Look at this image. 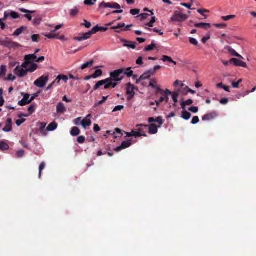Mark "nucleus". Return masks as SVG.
<instances>
[{"label":"nucleus","instance_id":"51","mask_svg":"<svg viewBox=\"0 0 256 256\" xmlns=\"http://www.w3.org/2000/svg\"><path fill=\"white\" fill-rule=\"evenodd\" d=\"M155 122L158 123V127H160L164 123V121L161 116H158L157 118H156Z\"/></svg>","mask_w":256,"mask_h":256},{"label":"nucleus","instance_id":"15","mask_svg":"<svg viewBox=\"0 0 256 256\" xmlns=\"http://www.w3.org/2000/svg\"><path fill=\"white\" fill-rule=\"evenodd\" d=\"M108 30V28L106 27H102V26H100L98 25L94 27L91 30H90V32L91 33V34H94L98 32L99 31H102V32H106Z\"/></svg>","mask_w":256,"mask_h":256},{"label":"nucleus","instance_id":"18","mask_svg":"<svg viewBox=\"0 0 256 256\" xmlns=\"http://www.w3.org/2000/svg\"><path fill=\"white\" fill-rule=\"evenodd\" d=\"M225 48L228 50V52L232 56H235L238 57L239 58L244 59L243 57L241 55H240L238 52H236V50H234L233 48H232L231 47L227 46Z\"/></svg>","mask_w":256,"mask_h":256},{"label":"nucleus","instance_id":"52","mask_svg":"<svg viewBox=\"0 0 256 256\" xmlns=\"http://www.w3.org/2000/svg\"><path fill=\"white\" fill-rule=\"evenodd\" d=\"M78 12V10L76 8L72 9L70 10V15L72 17H74L77 15Z\"/></svg>","mask_w":256,"mask_h":256},{"label":"nucleus","instance_id":"61","mask_svg":"<svg viewBox=\"0 0 256 256\" xmlns=\"http://www.w3.org/2000/svg\"><path fill=\"white\" fill-rule=\"evenodd\" d=\"M21 118L20 120H17L16 122V124L18 126H20L26 120L25 118Z\"/></svg>","mask_w":256,"mask_h":256},{"label":"nucleus","instance_id":"39","mask_svg":"<svg viewBox=\"0 0 256 256\" xmlns=\"http://www.w3.org/2000/svg\"><path fill=\"white\" fill-rule=\"evenodd\" d=\"M179 91L176 92H174L172 94V98L174 103H177L178 102V98L179 96Z\"/></svg>","mask_w":256,"mask_h":256},{"label":"nucleus","instance_id":"36","mask_svg":"<svg viewBox=\"0 0 256 256\" xmlns=\"http://www.w3.org/2000/svg\"><path fill=\"white\" fill-rule=\"evenodd\" d=\"M184 90L186 91L185 92H182L184 95H186L188 92H190L192 94H194L196 93V91L190 89L188 86H186L185 88H184Z\"/></svg>","mask_w":256,"mask_h":256},{"label":"nucleus","instance_id":"32","mask_svg":"<svg viewBox=\"0 0 256 256\" xmlns=\"http://www.w3.org/2000/svg\"><path fill=\"white\" fill-rule=\"evenodd\" d=\"M38 68V65L36 64H31V66H30V67L27 69H26V70H27V72H34Z\"/></svg>","mask_w":256,"mask_h":256},{"label":"nucleus","instance_id":"8","mask_svg":"<svg viewBox=\"0 0 256 256\" xmlns=\"http://www.w3.org/2000/svg\"><path fill=\"white\" fill-rule=\"evenodd\" d=\"M126 136L128 137L134 136L136 138L141 136H146V134H145L144 132H142L141 129H138V132H135L134 130H132L131 132H126Z\"/></svg>","mask_w":256,"mask_h":256},{"label":"nucleus","instance_id":"14","mask_svg":"<svg viewBox=\"0 0 256 256\" xmlns=\"http://www.w3.org/2000/svg\"><path fill=\"white\" fill-rule=\"evenodd\" d=\"M12 130V120L10 118L7 119L6 125L2 130L4 132H10Z\"/></svg>","mask_w":256,"mask_h":256},{"label":"nucleus","instance_id":"58","mask_svg":"<svg viewBox=\"0 0 256 256\" xmlns=\"http://www.w3.org/2000/svg\"><path fill=\"white\" fill-rule=\"evenodd\" d=\"M24 150H18L16 152V156L17 158H22L24 156Z\"/></svg>","mask_w":256,"mask_h":256},{"label":"nucleus","instance_id":"19","mask_svg":"<svg viewBox=\"0 0 256 256\" xmlns=\"http://www.w3.org/2000/svg\"><path fill=\"white\" fill-rule=\"evenodd\" d=\"M194 26L196 28H203L205 30H208L210 28V24L204 22L196 23Z\"/></svg>","mask_w":256,"mask_h":256},{"label":"nucleus","instance_id":"63","mask_svg":"<svg viewBox=\"0 0 256 256\" xmlns=\"http://www.w3.org/2000/svg\"><path fill=\"white\" fill-rule=\"evenodd\" d=\"M124 108V106H116L112 110V112H116L118 110H121Z\"/></svg>","mask_w":256,"mask_h":256},{"label":"nucleus","instance_id":"20","mask_svg":"<svg viewBox=\"0 0 256 256\" xmlns=\"http://www.w3.org/2000/svg\"><path fill=\"white\" fill-rule=\"evenodd\" d=\"M158 129L156 126L154 124H151L148 128V132L150 134H156L158 132Z\"/></svg>","mask_w":256,"mask_h":256},{"label":"nucleus","instance_id":"40","mask_svg":"<svg viewBox=\"0 0 256 256\" xmlns=\"http://www.w3.org/2000/svg\"><path fill=\"white\" fill-rule=\"evenodd\" d=\"M156 47V44L152 42L150 45H148V46L146 47L144 49V51L148 52L150 51L154 50V48Z\"/></svg>","mask_w":256,"mask_h":256},{"label":"nucleus","instance_id":"35","mask_svg":"<svg viewBox=\"0 0 256 256\" xmlns=\"http://www.w3.org/2000/svg\"><path fill=\"white\" fill-rule=\"evenodd\" d=\"M161 66H154V68L149 70V73L152 74V76L154 75L156 73V72L160 69Z\"/></svg>","mask_w":256,"mask_h":256},{"label":"nucleus","instance_id":"64","mask_svg":"<svg viewBox=\"0 0 256 256\" xmlns=\"http://www.w3.org/2000/svg\"><path fill=\"white\" fill-rule=\"evenodd\" d=\"M155 89H156V94H160L162 95L164 94V90L161 89L158 86Z\"/></svg>","mask_w":256,"mask_h":256},{"label":"nucleus","instance_id":"59","mask_svg":"<svg viewBox=\"0 0 256 256\" xmlns=\"http://www.w3.org/2000/svg\"><path fill=\"white\" fill-rule=\"evenodd\" d=\"M200 121L199 118L198 116H194L193 117L191 123L192 124H198Z\"/></svg>","mask_w":256,"mask_h":256},{"label":"nucleus","instance_id":"47","mask_svg":"<svg viewBox=\"0 0 256 256\" xmlns=\"http://www.w3.org/2000/svg\"><path fill=\"white\" fill-rule=\"evenodd\" d=\"M18 10L20 12H24V13H26V14H34V13H35L36 12V11L35 10H26V9H24V8H19L18 9Z\"/></svg>","mask_w":256,"mask_h":256},{"label":"nucleus","instance_id":"60","mask_svg":"<svg viewBox=\"0 0 256 256\" xmlns=\"http://www.w3.org/2000/svg\"><path fill=\"white\" fill-rule=\"evenodd\" d=\"M77 142L79 144H83L85 142V138L84 136H80L77 138Z\"/></svg>","mask_w":256,"mask_h":256},{"label":"nucleus","instance_id":"6","mask_svg":"<svg viewBox=\"0 0 256 256\" xmlns=\"http://www.w3.org/2000/svg\"><path fill=\"white\" fill-rule=\"evenodd\" d=\"M188 16L186 14H175L171 18V20L172 22H182L186 20Z\"/></svg>","mask_w":256,"mask_h":256},{"label":"nucleus","instance_id":"5","mask_svg":"<svg viewBox=\"0 0 256 256\" xmlns=\"http://www.w3.org/2000/svg\"><path fill=\"white\" fill-rule=\"evenodd\" d=\"M100 8H116V9H120L121 7L120 5L117 3L116 2H108V3H106L104 2H102L100 4L99 6Z\"/></svg>","mask_w":256,"mask_h":256},{"label":"nucleus","instance_id":"44","mask_svg":"<svg viewBox=\"0 0 256 256\" xmlns=\"http://www.w3.org/2000/svg\"><path fill=\"white\" fill-rule=\"evenodd\" d=\"M126 26L124 23H120L116 26H112L110 28L112 30H118L124 28Z\"/></svg>","mask_w":256,"mask_h":256},{"label":"nucleus","instance_id":"9","mask_svg":"<svg viewBox=\"0 0 256 256\" xmlns=\"http://www.w3.org/2000/svg\"><path fill=\"white\" fill-rule=\"evenodd\" d=\"M24 96L23 98L18 102V104L20 106H24L26 104H30V95L28 94H22Z\"/></svg>","mask_w":256,"mask_h":256},{"label":"nucleus","instance_id":"34","mask_svg":"<svg viewBox=\"0 0 256 256\" xmlns=\"http://www.w3.org/2000/svg\"><path fill=\"white\" fill-rule=\"evenodd\" d=\"M108 97V96H102V100H100L99 102L95 104L94 106L96 107L102 104L106 100Z\"/></svg>","mask_w":256,"mask_h":256},{"label":"nucleus","instance_id":"13","mask_svg":"<svg viewBox=\"0 0 256 256\" xmlns=\"http://www.w3.org/2000/svg\"><path fill=\"white\" fill-rule=\"evenodd\" d=\"M35 106L34 104H32L29 106L28 110V114H20L18 115V118H22V117H28L34 112L35 111Z\"/></svg>","mask_w":256,"mask_h":256},{"label":"nucleus","instance_id":"45","mask_svg":"<svg viewBox=\"0 0 256 256\" xmlns=\"http://www.w3.org/2000/svg\"><path fill=\"white\" fill-rule=\"evenodd\" d=\"M156 83V78H152L150 80V84H149V86H151L152 88H156L158 86L154 84Z\"/></svg>","mask_w":256,"mask_h":256},{"label":"nucleus","instance_id":"62","mask_svg":"<svg viewBox=\"0 0 256 256\" xmlns=\"http://www.w3.org/2000/svg\"><path fill=\"white\" fill-rule=\"evenodd\" d=\"M241 79L239 80L237 82H233L232 83V86L234 88H238L239 87L240 84L242 82Z\"/></svg>","mask_w":256,"mask_h":256},{"label":"nucleus","instance_id":"16","mask_svg":"<svg viewBox=\"0 0 256 256\" xmlns=\"http://www.w3.org/2000/svg\"><path fill=\"white\" fill-rule=\"evenodd\" d=\"M217 116L216 112H212L210 114H208L203 116L202 120H213L215 117Z\"/></svg>","mask_w":256,"mask_h":256},{"label":"nucleus","instance_id":"10","mask_svg":"<svg viewBox=\"0 0 256 256\" xmlns=\"http://www.w3.org/2000/svg\"><path fill=\"white\" fill-rule=\"evenodd\" d=\"M14 72L20 78L26 76L28 74L26 70L20 68L19 66H18L15 68Z\"/></svg>","mask_w":256,"mask_h":256},{"label":"nucleus","instance_id":"24","mask_svg":"<svg viewBox=\"0 0 256 256\" xmlns=\"http://www.w3.org/2000/svg\"><path fill=\"white\" fill-rule=\"evenodd\" d=\"M81 124L84 128H86L91 125L92 122L90 119L84 118L82 121Z\"/></svg>","mask_w":256,"mask_h":256},{"label":"nucleus","instance_id":"3","mask_svg":"<svg viewBox=\"0 0 256 256\" xmlns=\"http://www.w3.org/2000/svg\"><path fill=\"white\" fill-rule=\"evenodd\" d=\"M48 75H43L34 82L35 86L42 88L44 87L48 80Z\"/></svg>","mask_w":256,"mask_h":256},{"label":"nucleus","instance_id":"53","mask_svg":"<svg viewBox=\"0 0 256 256\" xmlns=\"http://www.w3.org/2000/svg\"><path fill=\"white\" fill-rule=\"evenodd\" d=\"M10 15L14 19H16L20 18L19 14L15 12H12Z\"/></svg>","mask_w":256,"mask_h":256},{"label":"nucleus","instance_id":"56","mask_svg":"<svg viewBox=\"0 0 256 256\" xmlns=\"http://www.w3.org/2000/svg\"><path fill=\"white\" fill-rule=\"evenodd\" d=\"M190 42L194 46H197L198 44V40L194 38H189Z\"/></svg>","mask_w":256,"mask_h":256},{"label":"nucleus","instance_id":"4","mask_svg":"<svg viewBox=\"0 0 256 256\" xmlns=\"http://www.w3.org/2000/svg\"><path fill=\"white\" fill-rule=\"evenodd\" d=\"M136 89L135 86L131 83H128L126 84V94L128 95L127 100H130L134 96L135 92L134 90Z\"/></svg>","mask_w":256,"mask_h":256},{"label":"nucleus","instance_id":"28","mask_svg":"<svg viewBox=\"0 0 256 256\" xmlns=\"http://www.w3.org/2000/svg\"><path fill=\"white\" fill-rule=\"evenodd\" d=\"M94 60H91L90 62H86L85 64H83L81 66L80 68L82 70H84L86 68H89V67H91L94 64Z\"/></svg>","mask_w":256,"mask_h":256},{"label":"nucleus","instance_id":"43","mask_svg":"<svg viewBox=\"0 0 256 256\" xmlns=\"http://www.w3.org/2000/svg\"><path fill=\"white\" fill-rule=\"evenodd\" d=\"M6 66H2L0 67V78L6 75Z\"/></svg>","mask_w":256,"mask_h":256},{"label":"nucleus","instance_id":"22","mask_svg":"<svg viewBox=\"0 0 256 256\" xmlns=\"http://www.w3.org/2000/svg\"><path fill=\"white\" fill-rule=\"evenodd\" d=\"M57 127L58 124L55 122H53L48 124L46 130L48 131H53L55 130Z\"/></svg>","mask_w":256,"mask_h":256},{"label":"nucleus","instance_id":"21","mask_svg":"<svg viewBox=\"0 0 256 256\" xmlns=\"http://www.w3.org/2000/svg\"><path fill=\"white\" fill-rule=\"evenodd\" d=\"M26 28L25 26H21L17 28L13 33L12 36H18L21 34L22 32L26 30Z\"/></svg>","mask_w":256,"mask_h":256},{"label":"nucleus","instance_id":"23","mask_svg":"<svg viewBox=\"0 0 256 256\" xmlns=\"http://www.w3.org/2000/svg\"><path fill=\"white\" fill-rule=\"evenodd\" d=\"M191 116V114L186 110H184L182 112V118L185 120H189Z\"/></svg>","mask_w":256,"mask_h":256},{"label":"nucleus","instance_id":"12","mask_svg":"<svg viewBox=\"0 0 256 256\" xmlns=\"http://www.w3.org/2000/svg\"><path fill=\"white\" fill-rule=\"evenodd\" d=\"M91 36V33L90 31H89L88 32H86L85 34H80V36H79L74 37V40L76 41L80 42L89 38Z\"/></svg>","mask_w":256,"mask_h":256},{"label":"nucleus","instance_id":"33","mask_svg":"<svg viewBox=\"0 0 256 256\" xmlns=\"http://www.w3.org/2000/svg\"><path fill=\"white\" fill-rule=\"evenodd\" d=\"M9 146L4 142H0V150H8Z\"/></svg>","mask_w":256,"mask_h":256},{"label":"nucleus","instance_id":"31","mask_svg":"<svg viewBox=\"0 0 256 256\" xmlns=\"http://www.w3.org/2000/svg\"><path fill=\"white\" fill-rule=\"evenodd\" d=\"M104 84V82H102L100 80L98 82L96 85L93 88V90L92 92L94 91L98 90L99 88H100V86H102Z\"/></svg>","mask_w":256,"mask_h":256},{"label":"nucleus","instance_id":"57","mask_svg":"<svg viewBox=\"0 0 256 256\" xmlns=\"http://www.w3.org/2000/svg\"><path fill=\"white\" fill-rule=\"evenodd\" d=\"M188 110L192 112H194V113L196 114V113H197L198 112V108L197 106H191L190 108H188Z\"/></svg>","mask_w":256,"mask_h":256},{"label":"nucleus","instance_id":"27","mask_svg":"<svg viewBox=\"0 0 256 256\" xmlns=\"http://www.w3.org/2000/svg\"><path fill=\"white\" fill-rule=\"evenodd\" d=\"M162 60L164 62H169L172 63L175 65L176 64V62L174 61L170 57L167 56H163Z\"/></svg>","mask_w":256,"mask_h":256},{"label":"nucleus","instance_id":"11","mask_svg":"<svg viewBox=\"0 0 256 256\" xmlns=\"http://www.w3.org/2000/svg\"><path fill=\"white\" fill-rule=\"evenodd\" d=\"M230 62H232V64L236 66H242L244 68L247 67V64L246 62L236 58H231Z\"/></svg>","mask_w":256,"mask_h":256},{"label":"nucleus","instance_id":"50","mask_svg":"<svg viewBox=\"0 0 256 256\" xmlns=\"http://www.w3.org/2000/svg\"><path fill=\"white\" fill-rule=\"evenodd\" d=\"M97 0H85L84 1V4L88 6H92L94 4V2H96Z\"/></svg>","mask_w":256,"mask_h":256},{"label":"nucleus","instance_id":"37","mask_svg":"<svg viewBox=\"0 0 256 256\" xmlns=\"http://www.w3.org/2000/svg\"><path fill=\"white\" fill-rule=\"evenodd\" d=\"M46 164L44 162H42L40 164V166H39V174H38V178H41L42 176V170L45 168Z\"/></svg>","mask_w":256,"mask_h":256},{"label":"nucleus","instance_id":"55","mask_svg":"<svg viewBox=\"0 0 256 256\" xmlns=\"http://www.w3.org/2000/svg\"><path fill=\"white\" fill-rule=\"evenodd\" d=\"M140 12V10L138 8L132 9L130 10V13L132 16L138 14Z\"/></svg>","mask_w":256,"mask_h":256},{"label":"nucleus","instance_id":"1","mask_svg":"<svg viewBox=\"0 0 256 256\" xmlns=\"http://www.w3.org/2000/svg\"><path fill=\"white\" fill-rule=\"evenodd\" d=\"M0 45L9 48H18L20 46V44L12 41L8 38H6L4 40H0Z\"/></svg>","mask_w":256,"mask_h":256},{"label":"nucleus","instance_id":"2","mask_svg":"<svg viewBox=\"0 0 256 256\" xmlns=\"http://www.w3.org/2000/svg\"><path fill=\"white\" fill-rule=\"evenodd\" d=\"M124 74V69H118L110 73V76L112 78L114 82H120L122 80L124 76H121Z\"/></svg>","mask_w":256,"mask_h":256},{"label":"nucleus","instance_id":"26","mask_svg":"<svg viewBox=\"0 0 256 256\" xmlns=\"http://www.w3.org/2000/svg\"><path fill=\"white\" fill-rule=\"evenodd\" d=\"M80 130L78 127L74 126L70 131V134L72 136H77L80 134Z\"/></svg>","mask_w":256,"mask_h":256},{"label":"nucleus","instance_id":"41","mask_svg":"<svg viewBox=\"0 0 256 256\" xmlns=\"http://www.w3.org/2000/svg\"><path fill=\"white\" fill-rule=\"evenodd\" d=\"M130 44H123V46L124 47H128L132 49H135L136 48V42H129Z\"/></svg>","mask_w":256,"mask_h":256},{"label":"nucleus","instance_id":"17","mask_svg":"<svg viewBox=\"0 0 256 256\" xmlns=\"http://www.w3.org/2000/svg\"><path fill=\"white\" fill-rule=\"evenodd\" d=\"M56 111L58 113L62 114L66 111V109L62 102H59L56 106Z\"/></svg>","mask_w":256,"mask_h":256},{"label":"nucleus","instance_id":"46","mask_svg":"<svg viewBox=\"0 0 256 256\" xmlns=\"http://www.w3.org/2000/svg\"><path fill=\"white\" fill-rule=\"evenodd\" d=\"M197 12L200 14L204 16L205 18H206L208 16L204 14V12H208L209 10L206 9H198Z\"/></svg>","mask_w":256,"mask_h":256},{"label":"nucleus","instance_id":"38","mask_svg":"<svg viewBox=\"0 0 256 256\" xmlns=\"http://www.w3.org/2000/svg\"><path fill=\"white\" fill-rule=\"evenodd\" d=\"M216 86L218 88H222L224 89L226 91L229 92L230 88L229 86L223 85L222 83L218 84Z\"/></svg>","mask_w":256,"mask_h":256},{"label":"nucleus","instance_id":"42","mask_svg":"<svg viewBox=\"0 0 256 256\" xmlns=\"http://www.w3.org/2000/svg\"><path fill=\"white\" fill-rule=\"evenodd\" d=\"M131 69L132 68H128L126 70V71L124 72V74H126L128 78H130L132 76L133 71H132Z\"/></svg>","mask_w":256,"mask_h":256},{"label":"nucleus","instance_id":"54","mask_svg":"<svg viewBox=\"0 0 256 256\" xmlns=\"http://www.w3.org/2000/svg\"><path fill=\"white\" fill-rule=\"evenodd\" d=\"M44 36L49 39H52V38H56L58 36V34L50 33V34H45Z\"/></svg>","mask_w":256,"mask_h":256},{"label":"nucleus","instance_id":"25","mask_svg":"<svg viewBox=\"0 0 256 256\" xmlns=\"http://www.w3.org/2000/svg\"><path fill=\"white\" fill-rule=\"evenodd\" d=\"M192 103H193V100L192 99H188L185 102H182L180 104L182 106V108L184 110H185L186 106L191 105L192 104Z\"/></svg>","mask_w":256,"mask_h":256},{"label":"nucleus","instance_id":"7","mask_svg":"<svg viewBox=\"0 0 256 256\" xmlns=\"http://www.w3.org/2000/svg\"><path fill=\"white\" fill-rule=\"evenodd\" d=\"M132 140H130L124 141L122 143L120 146L114 149V150L116 152H118L122 150H124V149H125V148H126L130 147L132 145Z\"/></svg>","mask_w":256,"mask_h":256},{"label":"nucleus","instance_id":"48","mask_svg":"<svg viewBox=\"0 0 256 256\" xmlns=\"http://www.w3.org/2000/svg\"><path fill=\"white\" fill-rule=\"evenodd\" d=\"M156 22V18L155 16H154V17H152V18H151V20L150 21L147 23L146 24V26L150 27V28H152L153 26V24H154V22Z\"/></svg>","mask_w":256,"mask_h":256},{"label":"nucleus","instance_id":"49","mask_svg":"<svg viewBox=\"0 0 256 256\" xmlns=\"http://www.w3.org/2000/svg\"><path fill=\"white\" fill-rule=\"evenodd\" d=\"M236 17L235 15H229L227 16H222V19L225 21H228L230 19L234 18Z\"/></svg>","mask_w":256,"mask_h":256},{"label":"nucleus","instance_id":"30","mask_svg":"<svg viewBox=\"0 0 256 256\" xmlns=\"http://www.w3.org/2000/svg\"><path fill=\"white\" fill-rule=\"evenodd\" d=\"M102 74V71L100 70H96L92 74V77L93 78H96L100 76H101Z\"/></svg>","mask_w":256,"mask_h":256},{"label":"nucleus","instance_id":"29","mask_svg":"<svg viewBox=\"0 0 256 256\" xmlns=\"http://www.w3.org/2000/svg\"><path fill=\"white\" fill-rule=\"evenodd\" d=\"M152 75L149 73V70L140 76V80H145L149 78Z\"/></svg>","mask_w":256,"mask_h":256}]
</instances>
